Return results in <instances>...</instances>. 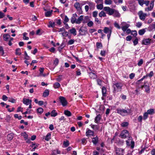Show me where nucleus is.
<instances>
[{"mask_svg":"<svg viewBox=\"0 0 155 155\" xmlns=\"http://www.w3.org/2000/svg\"><path fill=\"white\" fill-rule=\"evenodd\" d=\"M126 144L128 147L133 149L134 147L135 142L131 137H129L127 140L126 141Z\"/></svg>","mask_w":155,"mask_h":155,"instance_id":"obj_1","label":"nucleus"},{"mask_svg":"<svg viewBox=\"0 0 155 155\" xmlns=\"http://www.w3.org/2000/svg\"><path fill=\"white\" fill-rule=\"evenodd\" d=\"M117 112L122 116H125L128 114L130 112V110L127 109V110L123 109H117Z\"/></svg>","mask_w":155,"mask_h":155,"instance_id":"obj_2","label":"nucleus"},{"mask_svg":"<svg viewBox=\"0 0 155 155\" xmlns=\"http://www.w3.org/2000/svg\"><path fill=\"white\" fill-rule=\"evenodd\" d=\"M103 9L109 15H113L114 9L111 8L109 7H105L103 8Z\"/></svg>","mask_w":155,"mask_h":155,"instance_id":"obj_3","label":"nucleus"},{"mask_svg":"<svg viewBox=\"0 0 155 155\" xmlns=\"http://www.w3.org/2000/svg\"><path fill=\"white\" fill-rule=\"evenodd\" d=\"M74 6L79 14H82V11L81 7L80 4L79 2H76L75 3Z\"/></svg>","mask_w":155,"mask_h":155,"instance_id":"obj_4","label":"nucleus"},{"mask_svg":"<svg viewBox=\"0 0 155 155\" xmlns=\"http://www.w3.org/2000/svg\"><path fill=\"white\" fill-rule=\"evenodd\" d=\"M104 33L107 34L108 39H109L110 37L112 32V30L111 29H110L109 28L105 27L104 28Z\"/></svg>","mask_w":155,"mask_h":155,"instance_id":"obj_5","label":"nucleus"},{"mask_svg":"<svg viewBox=\"0 0 155 155\" xmlns=\"http://www.w3.org/2000/svg\"><path fill=\"white\" fill-rule=\"evenodd\" d=\"M59 99L60 102L63 106H65L67 105L68 102L65 98L62 96H60Z\"/></svg>","mask_w":155,"mask_h":155,"instance_id":"obj_6","label":"nucleus"},{"mask_svg":"<svg viewBox=\"0 0 155 155\" xmlns=\"http://www.w3.org/2000/svg\"><path fill=\"white\" fill-rule=\"evenodd\" d=\"M128 135V132L127 130L122 131L120 134V136L121 138L124 139L126 138Z\"/></svg>","mask_w":155,"mask_h":155,"instance_id":"obj_7","label":"nucleus"},{"mask_svg":"<svg viewBox=\"0 0 155 155\" xmlns=\"http://www.w3.org/2000/svg\"><path fill=\"white\" fill-rule=\"evenodd\" d=\"M140 18L142 21H144L145 17L147 16V14L146 13H144L142 11H140L138 13Z\"/></svg>","mask_w":155,"mask_h":155,"instance_id":"obj_8","label":"nucleus"},{"mask_svg":"<svg viewBox=\"0 0 155 155\" xmlns=\"http://www.w3.org/2000/svg\"><path fill=\"white\" fill-rule=\"evenodd\" d=\"M121 25H122L121 29L124 32L130 26L129 24H127L126 22H123L122 23Z\"/></svg>","mask_w":155,"mask_h":155,"instance_id":"obj_9","label":"nucleus"},{"mask_svg":"<svg viewBox=\"0 0 155 155\" xmlns=\"http://www.w3.org/2000/svg\"><path fill=\"white\" fill-rule=\"evenodd\" d=\"M94 131L91 130L87 128L86 130V135L87 137H90L91 136H94Z\"/></svg>","mask_w":155,"mask_h":155,"instance_id":"obj_10","label":"nucleus"},{"mask_svg":"<svg viewBox=\"0 0 155 155\" xmlns=\"http://www.w3.org/2000/svg\"><path fill=\"white\" fill-rule=\"evenodd\" d=\"M116 153L118 155H124V150L121 148H117L116 150Z\"/></svg>","mask_w":155,"mask_h":155,"instance_id":"obj_11","label":"nucleus"},{"mask_svg":"<svg viewBox=\"0 0 155 155\" xmlns=\"http://www.w3.org/2000/svg\"><path fill=\"white\" fill-rule=\"evenodd\" d=\"M114 85L115 86L116 88L114 87V90L115 91L117 89L118 91H120L122 89V84L120 83H116L114 84Z\"/></svg>","mask_w":155,"mask_h":155,"instance_id":"obj_12","label":"nucleus"},{"mask_svg":"<svg viewBox=\"0 0 155 155\" xmlns=\"http://www.w3.org/2000/svg\"><path fill=\"white\" fill-rule=\"evenodd\" d=\"M154 1L153 0L151 1L150 5V7H148L147 8H145V11H151L153 9L154 6Z\"/></svg>","mask_w":155,"mask_h":155,"instance_id":"obj_13","label":"nucleus"},{"mask_svg":"<svg viewBox=\"0 0 155 155\" xmlns=\"http://www.w3.org/2000/svg\"><path fill=\"white\" fill-rule=\"evenodd\" d=\"M87 33V31L85 30L82 27L79 30V34L78 35H84Z\"/></svg>","mask_w":155,"mask_h":155,"instance_id":"obj_14","label":"nucleus"},{"mask_svg":"<svg viewBox=\"0 0 155 155\" xmlns=\"http://www.w3.org/2000/svg\"><path fill=\"white\" fill-rule=\"evenodd\" d=\"M23 102L25 104L28 105L31 104V100L28 99L24 98L23 99Z\"/></svg>","mask_w":155,"mask_h":155,"instance_id":"obj_15","label":"nucleus"},{"mask_svg":"<svg viewBox=\"0 0 155 155\" xmlns=\"http://www.w3.org/2000/svg\"><path fill=\"white\" fill-rule=\"evenodd\" d=\"M101 119V116L100 114H99L95 117L94 119V122L96 123H98L100 122Z\"/></svg>","mask_w":155,"mask_h":155,"instance_id":"obj_16","label":"nucleus"},{"mask_svg":"<svg viewBox=\"0 0 155 155\" xmlns=\"http://www.w3.org/2000/svg\"><path fill=\"white\" fill-rule=\"evenodd\" d=\"M114 12L113 13V16L114 17L119 18L120 16V14L119 12L118 11L114 9Z\"/></svg>","mask_w":155,"mask_h":155,"instance_id":"obj_17","label":"nucleus"},{"mask_svg":"<svg viewBox=\"0 0 155 155\" xmlns=\"http://www.w3.org/2000/svg\"><path fill=\"white\" fill-rule=\"evenodd\" d=\"M90 126L91 128L93 129V130L95 131L98 130L99 128V127L98 125H94L92 124H91L90 125Z\"/></svg>","mask_w":155,"mask_h":155,"instance_id":"obj_18","label":"nucleus"},{"mask_svg":"<svg viewBox=\"0 0 155 155\" xmlns=\"http://www.w3.org/2000/svg\"><path fill=\"white\" fill-rule=\"evenodd\" d=\"M151 39H143L142 41V43L145 45H149L150 43Z\"/></svg>","mask_w":155,"mask_h":155,"instance_id":"obj_19","label":"nucleus"},{"mask_svg":"<svg viewBox=\"0 0 155 155\" xmlns=\"http://www.w3.org/2000/svg\"><path fill=\"white\" fill-rule=\"evenodd\" d=\"M62 36L63 37H68L69 38H71V36L70 34H69L68 32L67 31H64V32L62 33Z\"/></svg>","mask_w":155,"mask_h":155,"instance_id":"obj_20","label":"nucleus"},{"mask_svg":"<svg viewBox=\"0 0 155 155\" xmlns=\"http://www.w3.org/2000/svg\"><path fill=\"white\" fill-rule=\"evenodd\" d=\"M44 68H39V71L40 72V74L38 76V77L42 76L43 77H45L46 76V74H43V72L44 71Z\"/></svg>","mask_w":155,"mask_h":155,"instance_id":"obj_21","label":"nucleus"},{"mask_svg":"<svg viewBox=\"0 0 155 155\" xmlns=\"http://www.w3.org/2000/svg\"><path fill=\"white\" fill-rule=\"evenodd\" d=\"M92 142L94 145H96L98 143V138L97 136L92 139Z\"/></svg>","mask_w":155,"mask_h":155,"instance_id":"obj_22","label":"nucleus"},{"mask_svg":"<svg viewBox=\"0 0 155 155\" xmlns=\"http://www.w3.org/2000/svg\"><path fill=\"white\" fill-rule=\"evenodd\" d=\"M69 31L71 34H72L74 36H75L77 34V31L74 28H72L71 29L69 30Z\"/></svg>","mask_w":155,"mask_h":155,"instance_id":"obj_23","label":"nucleus"},{"mask_svg":"<svg viewBox=\"0 0 155 155\" xmlns=\"http://www.w3.org/2000/svg\"><path fill=\"white\" fill-rule=\"evenodd\" d=\"M83 15L80 16L78 19L76 20V24H79L81 23V21L83 20Z\"/></svg>","mask_w":155,"mask_h":155,"instance_id":"obj_24","label":"nucleus"},{"mask_svg":"<svg viewBox=\"0 0 155 155\" xmlns=\"http://www.w3.org/2000/svg\"><path fill=\"white\" fill-rule=\"evenodd\" d=\"M89 76L90 78L92 79H94L96 78L97 77V75L93 72H90L89 73Z\"/></svg>","mask_w":155,"mask_h":155,"instance_id":"obj_25","label":"nucleus"},{"mask_svg":"<svg viewBox=\"0 0 155 155\" xmlns=\"http://www.w3.org/2000/svg\"><path fill=\"white\" fill-rule=\"evenodd\" d=\"M88 4L89 7L91 9L93 10L94 9L95 5L92 2H89Z\"/></svg>","mask_w":155,"mask_h":155,"instance_id":"obj_26","label":"nucleus"},{"mask_svg":"<svg viewBox=\"0 0 155 155\" xmlns=\"http://www.w3.org/2000/svg\"><path fill=\"white\" fill-rule=\"evenodd\" d=\"M14 137L13 134L12 133L9 134L7 137V139L8 140H11Z\"/></svg>","mask_w":155,"mask_h":155,"instance_id":"obj_27","label":"nucleus"},{"mask_svg":"<svg viewBox=\"0 0 155 155\" xmlns=\"http://www.w3.org/2000/svg\"><path fill=\"white\" fill-rule=\"evenodd\" d=\"M76 18L74 17V16H72L70 19L71 22L73 24L76 23Z\"/></svg>","mask_w":155,"mask_h":155,"instance_id":"obj_28","label":"nucleus"},{"mask_svg":"<svg viewBox=\"0 0 155 155\" xmlns=\"http://www.w3.org/2000/svg\"><path fill=\"white\" fill-rule=\"evenodd\" d=\"M102 91L103 96H106L107 90L105 87H102Z\"/></svg>","mask_w":155,"mask_h":155,"instance_id":"obj_29","label":"nucleus"},{"mask_svg":"<svg viewBox=\"0 0 155 155\" xmlns=\"http://www.w3.org/2000/svg\"><path fill=\"white\" fill-rule=\"evenodd\" d=\"M64 113V114L68 117H70L71 115V113L68 110H65Z\"/></svg>","mask_w":155,"mask_h":155,"instance_id":"obj_30","label":"nucleus"},{"mask_svg":"<svg viewBox=\"0 0 155 155\" xmlns=\"http://www.w3.org/2000/svg\"><path fill=\"white\" fill-rule=\"evenodd\" d=\"M53 12L52 10L47 11L45 13V16L48 17L50 16Z\"/></svg>","mask_w":155,"mask_h":155,"instance_id":"obj_31","label":"nucleus"},{"mask_svg":"<svg viewBox=\"0 0 155 155\" xmlns=\"http://www.w3.org/2000/svg\"><path fill=\"white\" fill-rule=\"evenodd\" d=\"M21 136L23 137L25 140H26L28 139V135L25 132H24L21 133Z\"/></svg>","mask_w":155,"mask_h":155,"instance_id":"obj_32","label":"nucleus"},{"mask_svg":"<svg viewBox=\"0 0 155 155\" xmlns=\"http://www.w3.org/2000/svg\"><path fill=\"white\" fill-rule=\"evenodd\" d=\"M15 54L17 55H20L21 54V49L19 48H18L15 50Z\"/></svg>","mask_w":155,"mask_h":155,"instance_id":"obj_33","label":"nucleus"},{"mask_svg":"<svg viewBox=\"0 0 155 155\" xmlns=\"http://www.w3.org/2000/svg\"><path fill=\"white\" fill-rule=\"evenodd\" d=\"M147 112L149 114L152 115L154 113V110L153 109H150L147 110Z\"/></svg>","mask_w":155,"mask_h":155,"instance_id":"obj_34","label":"nucleus"},{"mask_svg":"<svg viewBox=\"0 0 155 155\" xmlns=\"http://www.w3.org/2000/svg\"><path fill=\"white\" fill-rule=\"evenodd\" d=\"M99 17H105L106 16V15L105 12L103 11H101L99 14Z\"/></svg>","mask_w":155,"mask_h":155,"instance_id":"obj_35","label":"nucleus"},{"mask_svg":"<svg viewBox=\"0 0 155 155\" xmlns=\"http://www.w3.org/2000/svg\"><path fill=\"white\" fill-rule=\"evenodd\" d=\"M51 134L50 133H48L46 136L45 140L47 141L51 139Z\"/></svg>","mask_w":155,"mask_h":155,"instance_id":"obj_36","label":"nucleus"},{"mask_svg":"<svg viewBox=\"0 0 155 155\" xmlns=\"http://www.w3.org/2000/svg\"><path fill=\"white\" fill-rule=\"evenodd\" d=\"M49 94V91L48 90H46L43 93V96L44 97H46Z\"/></svg>","mask_w":155,"mask_h":155,"instance_id":"obj_37","label":"nucleus"},{"mask_svg":"<svg viewBox=\"0 0 155 155\" xmlns=\"http://www.w3.org/2000/svg\"><path fill=\"white\" fill-rule=\"evenodd\" d=\"M145 30L144 29H143L139 30L138 31L139 34L141 35H143L145 32Z\"/></svg>","mask_w":155,"mask_h":155,"instance_id":"obj_38","label":"nucleus"},{"mask_svg":"<svg viewBox=\"0 0 155 155\" xmlns=\"http://www.w3.org/2000/svg\"><path fill=\"white\" fill-rule=\"evenodd\" d=\"M3 39H13L12 38H10V36L8 34H4L3 35Z\"/></svg>","mask_w":155,"mask_h":155,"instance_id":"obj_39","label":"nucleus"},{"mask_svg":"<svg viewBox=\"0 0 155 155\" xmlns=\"http://www.w3.org/2000/svg\"><path fill=\"white\" fill-rule=\"evenodd\" d=\"M37 111L38 113L41 114L43 112V109L41 107H39L37 109Z\"/></svg>","mask_w":155,"mask_h":155,"instance_id":"obj_40","label":"nucleus"},{"mask_svg":"<svg viewBox=\"0 0 155 155\" xmlns=\"http://www.w3.org/2000/svg\"><path fill=\"white\" fill-rule=\"evenodd\" d=\"M144 87L145 88V91L148 93H150V89L149 86L146 85Z\"/></svg>","mask_w":155,"mask_h":155,"instance_id":"obj_41","label":"nucleus"},{"mask_svg":"<svg viewBox=\"0 0 155 155\" xmlns=\"http://www.w3.org/2000/svg\"><path fill=\"white\" fill-rule=\"evenodd\" d=\"M60 86V84L59 83L56 82L54 84L53 87L55 88H59Z\"/></svg>","mask_w":155,"mask_h":155,"instance_id":"obj_42","label":"nucleus"},{"mask_svg":"<svg viewBox=\"0 0 155 155\" xmlns=\"http://www.w3.org/2000/svg\"><path fill=\"white\" fill-rule=\"evenodd\" d=\"M57 113L55 112V110H53L51 113V116L52 117H54L57 115Z\"/></svg>","mask_w":155,"mask_h":155,"instance_id":"obj_43","label":"nucleus"},{"mask_svg":"<svg viewBox=\"0 0 155 155\" xmlns=\"http://www.w3.org/2000/svg\"><path fill=\"white\" fill-rule=\"evenodd\" d=\"M104 3L106 5H110L112 4V2L111 0H105Z\"/></svg>","mask_w":155,"mask_h":155,"instance_id":"obj_44","label":"nucleus"},{"mask_svg":"<svg viewBox=\"0 0 155 155\" xmlns=\"http://www.w3.org/2000/svg\"><path fill=\"white\" fill-rule=\"evenodd\" d=\"M49 25H48L49 27H52L53 28L55 26V22H52L51 21H50L49 22Z\"/></svg>","mask_w":155,"mask_h":155,"instance_id":"obj_45","label":"nucleus"},{"mask_svg":"<svg viewBox=\"0 0 155 155\" xmlns=\"http://www.w3.org/2000/svg\"><path fill=\"white\" fill-rule=\"evenodd\" d=\"M64 21L63 23L64 24H65V23H66L68 22L69 21V19L68 18L67 16L65 15L64 16V18L63 19Z\"/></svg>","mask_w":155,"mask_h":155,"instance_id":"obj_46","label":"nucleus"},{"mask_svg":"<svg viewBox=\"0 0 155 155\" xmlns=\"http://www.w3.org/2000/svg\"><path fill=\"white\" fill-rule=\"evenodd\" d=\"M128 125V123L127 122H123L121 124L122 127H126Z\"/></svg>","mask_w":155,"mask_h":155,"instance_id":"obj_47","label":"nucleus"},{"mask_svg":"<svg viewBox=\"0 0 155 155\" xmlns=\"http://www.w3.org/2000/svg\"><path fill=\"white\" fill-rule=\"evenodd\" d=\"M97 8L98 9L101 10L103 8V4H100L97 5Z\"/></svg>","mask_w":155,"mask_h":155,"instance_id":"obj_48","label":"nucleus"},{"mask_svg":"<svg viewBox=\"0 0 155 155\" xmlns=\"http://www.w3.org/2000/svg\"><path fill=\"white\" fill-rule=\"evenodd\" d=\"M143 60L142 59H141L138 61L137 63V65L138 66H140L143 64Z\"/></svg>","mask_w":155,"mask_h":155,"instance_id":"obj_49","label":"nucleus"},{"mask_svg":"<svg viewBox=\"0 0 155 155\" xmlns=\"http://www.w3.org/2000/svg\"><path fill=\"white\" fill-rule=\"evenodd\" d=\"M148 114H149L147 112H145L144 114L143 115V119L144 120H145L148 117Z\"/></svg>","mask_w":155,"mask_h":155,"instance_id":"obj_50","label":"nucleus"},{"mask_svg":"<svg viewBox=\"0 0 155 155\" xmlns=\"http://www.w3.org/2000/svg\"><path fill=\"white\" fill-rule=\"evenodd\" d=\"M14 117L15 118H18V120H21L22 118V117L21 116H18V114H16L14 115Z\"/></svg>","mask_w":155,"mask_h":155,"instance_id":"obj_51","label":"nucleus"},{"mask_svg":"<svg viewBox=\"0 0 155 155\" xmlns=\"http://www.w3.org/2000/svg\"><path fill=\"white\" fill-rule=\"evenodd\" d=\"M96 46L97 48H101L102 47V44L101 43L98 42L97 43Z\"/></svg>","mask_w":155,"mask_h":155,"instance_id":"obj_52","label":"nucleus"},{"mask_svg":"<svg viewBox=\"0 0 155 155\" xmlns=\"http://www.w3.org/2000/svg\"><path fill=\"white\" fill-rule=\"evenodd\" d=\"M102 29H99L98 31V32L99 33H101V38H103L104 37V36L105 35H104L103 34V33L102 32Z\"/></svg>","mask_w":155,"mask_h":155,"instance_id":"obj_53","label":"nucleus"},{"mask_svg":"<svg viewBox=\"0 0 155 155\" xmlns=\"http://www.w3.org/2000/svg\"><path fill=\"white\" fill-rule=\"evenodd\" d=\"M63 144L65 147H68L69 145V141L68 140H67L66 141H64Z\"/></svg>","mask_w":155,"mask_h":155,"instance_id":"obj_54","label":"nucleus"},{"mask_svg":"<svg viewBox=\"0 0 155 155\" xmlns=\"http://www.w3.org/2000/svg\"><path fill=\"white\" fill-rule=\"evenodd\" d=\"M114 2L116 4L122 3L123 2V0H114Z\"/></svg>","mask_w":155,"mask_h":155,"instance_id":"obj_55","label":"nucleus"},{"mask_svg":"<svg viewBox=\"0 0 155 155\" xmlns=\"http://www.w3.org/2000/svg\"><path fill=\"white\" fill-rule=\"evenodd\" d=\"M98 12L97 11H95L93 12V16L94 17L96 18Z\"/></svg>","mask_w":155,"mask_h":155,"instance_id":"obj_56","label":"nucleus"},{"mask_svg":"<svg viewBox=\"0 0 155 155\" xmlns=\"http://www.w3.org/2000/svg\"><path fill=\"white\" fill-rule=\"evenodd\" d=\"M93 21H89L87 23V25H88V26L89 27H90L93 26Z\"/></svg>","mask_w":155,"mask_h":155,"instance_id":"obj_57","label":"nucleus"},{"mask_svg":"<svg viewBox=\"0 0 155 155\" xmlns=\"http://www.w3.org/2000/svg\"><path fill=\"white\" fill-rule=\"evenodd\" d=\"M115 27L118 29H120V27L119 25L116 22H115L114 24Z\"/></svg>","mask_w":155,"mask_h":155,"instance_id":"obj_58","label":"nucleus"},{"mask_svg":"<svg viewBox=\"0 0 155 155\" xmlns=\"http://www.w3.org/2000/svg\"><path fill=\"white\" fill-rule=\"evenodd\" d=\"M137 32L136 31H132L131 32V35L134 37H136L137 35Z\"/></svg>","mask_w":155,"mask_h":155,"instance_id":"obj_59","label":"nucleus"},{"mask_svg":"<svg viewBox=\"0 0 155 155\" xmlns=\"http://www.w3.org/2000/svg\"><path fill=\"white\" fill-rule=\"evenodd\" d=\"M135 75V74L134 73H132L130 74L129 75L130 78L131 79H133L134 78Z\"/></svg>","mask_w":155,"mask_h":155,"instance_id":"obj_60","label":"nucleus"},{"mask_svg":"<svg viewBox=\"0 0 155 155\" xmlns=\"http://www.w3.org/2000/svg\"><path fill=\"white\" fill-rule=\"evenodd\" d=\"M59 63V60L58 58H56L54 61V64L56 66Z\"/></svg>","mask_w":155,"mask_h":155,"instance_id":"obj_61","label":"nucleus"},{"mask_svg":"<svg viewBox=\"0 0 155 155\" xmlns=\"http://www.w3.org/2000/svg\"><path fill=\"white\" fill-rule=\"evenodd\" d=\"M0 52H1L2 55H3L4 53L3 48L2 47H0Z\"/></svg>","mask_w":155,"mask_h":155,"instance_id":"obj_62","label":"nucleus"},{"mask_svg":"<svg viewBox=\"0 0 155 155\" xmlns=\"http://www.w3.org/2000/svg\"><path fill=\"white\" fill-rule=\"evenodd\" d=\"M65 45L64 43L62 42L61 44V45L60 47L59 48V49H60V50H61L65 47Z\"/></svg>","mask_w":155,"mask_h":155,"instance_id":"obj_63","label":"nucleus"},{"mask_svg":"<svg viewBox=\"0 0 155 155\" xmlns=\"http://www.w3.org/2000/svg\"><path fill=\"white\" fill-rule=\"evenodd\" d=\"M144 4H145L146 6H148L150 3V1L148 0H145L144 1Z\"/></svg>","mask_w":155,"mask_h":155,"instance_id":"obj_64","label":"nucleus"}]
</instances>
